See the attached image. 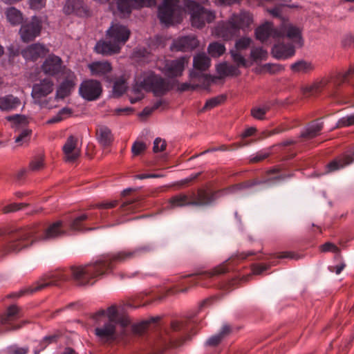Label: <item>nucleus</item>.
I'll use <instances>...</instances> for the list:
<instances>
[{"label": "nucleus", "mask_w": 354, "mask_h": 354, "mask_svg": "<svg viewBox=\"0 0 354 354\" xmlns=\"http://www.w3.org/2000/svg\"><path fill=\"white\" fill-rule=\"evenodd\" d=\"M166 147V142L164 140H162L160 138H157L155 139L153 142V150L155 153L162 151L165 149Z\"/></svg>", "instance_id": "55"}, {"label": "nucleus", "mask_w": 354, "mask_h": 354, "mask_svg": "<svg viewBox=\"0 0 354 354\" xmlns=\"http://www.w3.org/2000/svg\"><path fill=\"white\" fill-rule=\"evenodd\" d=\"M268 266L262 265V264H254L252 266V273L254 274H260L263 271L266 270L268 268Z\"/></svg>", "instance_id": "62"}, {"label": "nucleus", "mask_w": 354, "mask_h": 354, "mask_svg": "<svg viewBox=\"0 0 354 354\" xmlns=\"http://www.w3.org/2000/svg\"><path fill=\"white\" fill-rule=\"evenodd\" d=\"M155 0H115L118 10L123 15H129L133 9L149 7Z\"/></svg>", "instance_id": "17"}, {"label": "nucleus", "mask_w": 354, "mask_h": 354, "mask_svg": "<svg viewBox=\"0 0 354 354\" xmlns=\"http://www.w3.org/2000/svg\"><path fill=\"white\" fill-rule=\"evenodd\" d=\"M31 9L41 10L46 6V0H29Z\"/></svg>", "instance_id": "59"}, {"label": "nucleus", "mask_w": 354, "mask_h": 354, "mask_svg": "<svg viewBox=\"0 0 354 354\" xmlns=\"http://www.w3.org/2000/svg\"><path fill=\"white\" fill-rule=\"evenodd\" d=\"M354 161L352 156L351 155H343L341 156L332 162H330L328 165V169L329 171H335L338 169H342L344 167L350 165Z\"/></svg>", "instance_id": "37"}, {"label": "nucleus", "mask_w": 354, "mask_h": 354, "mask_svg": "<svg viewBox=\"0 0 354 354\" xmlns=\"http://www.w3.org/2000/svg\"><path fill=\"white\" fill-rule=\"evenodd\" d=\"M93 318L98 324H100L99 322L101 318H106V321L120 324L121 328H124L129 324L127 319L119 317L115 306H111L106 310L101 309L98 310L93 315Z\"/></svg>", "instance_id": "14"}, {"label": "nucleus", "mask_w": 354, "mask_h": 354, "mask_svg": "<svg viewBox=\"0 0 354 354\" xmlns=\"http://www.w3.org/2000/svg\"><path fill=\"white\" fill-rule=\"evenodd\" d=\"M6 15L8 21L12 25L20 24L23 21L22 13L14 7L8 8Z\"/></svg>", "instance_id": "41"}, {"label": "nucleus", "mask_w": 354, "mask_h": 354, "mask_svg": "<svg viewBox=\"0 0 354 354\" xmlns=\"http://www.w3.org/2000/svg\"><path fill=\"white\" fill-rule=\"evenodd\" d=\"M43 73L48 76H57L64 75L66 71H68L64 64L62 59L57 55H48L41 65Z\"/></svg>", "instance_id": "11"}, {"label": "nucleus", "mask_w": 354, "mask_h": 354, "mask_svg": "<svg viewBox=\"0 0 354 354\" xmlns=\"http://www.w3.org/2000/svg\"><path fill=\"white\" fill-rule=\"evenodd\" d=\"M231 19L236 28L239 32L240 30L245 31L248 29L253 21L252 16L248 12H241L239 14H234Z\"/></svg>", "instance_id": "27"}, {"label": "nucleus", "mask_w": 354, "mask_h": 354, "mask_svg": "<svg viewBox=\"0 0 354 354\" xmlns=\"http://www.w3.org/2000/svg\"><path fill=\"white\" fill-rule=\"evenodd\" d=\"M155 322V319L152 318L150 320L144 321L133 326V331L139 335L142 334L145 330L149 326L150 324Z\"/></svg>", "instance_id": "48"}, {"label": "nucleus", "mask_w": 354, "mask_h": 354, "mask_svg": "<svg viewBox=\"0 0 354 354\" xmlns=\"http://www.w3.org/2000/svg\"><path fill=\"white\" fill-rule=\"evenodd\" d=\"M321 250L322 252H333L334 253H339V249L334 244L331 243H326L321 246Z\"/></svg>", "instance_id": "60"}, {"label": "nucleus", "mask_w": 354, "mask_h": 354, "mask_svg": "<svg viewBox=\"0 0 354 354\" xmlns=\"http://www.w3.org/2000/svg\"><path fill=\"white\" fill-rule=\"evenodd\" d=\"M198 44V40L194 36H185L175 40L174 48L180 51H188L196 48Z\"/></svg>", "instance_id": "28"}, {"label": "nucleus", "mask_w": 354, "mask_h": 354, "mask_svg": "<svg viewBox=\"0 0 354 354\" xmlns=\"http://www.w3.org/2000/svg\"><path fill=\"white\" fill-rule=\"evenodd\" d=\"M251 115L253 118L257 120H263L265 118L266 113H264L263 109L256 106L252 109Z\"/></svg>", "instance_id": "58"}, {"label": "nucleus", "mask_w": 354, "mask_h": 354, "mask_svg": "<svg viewBox=\"0 0 354 354\" xmlns=\"http://www.w3.org/2000/svg\"><path fill=\"white\" fill-rule=\"evenodd\" d=\"M29 351L28 346L19 347L17 345H12L7 348L8 354H27Z\"/></svg>", "instance_id": "52"}, {"label": "nucleus", "mask_w": 354, "mask_h": 354, "mask_svg": "<svg viewBox=\"0 0 354 354\" xmlns=\"http://www.w3.org/2000/svg\"><path fill=\"white\" fill-rule=\"evenodd\" d=\"M63 10L66 15L75 14L82 16L86 13V8L80 0H68Z\"/></svg>", "instance_id": "31"}, {"label": "nucleus", "mask_w": 354, "mask_h": 354, "mask_svg": "<svg viewBox=\"0 0 354 354\" xmlns=\"http://www.w3.org/2000/svg\"><path fill=\"white\" fill-rule=\"evenodd\" d=\"M102 91L100 82L93 80L83 81L79 88L80 96L88 101H94L98 99Z\"/></svg>", "instance_id": "12"}, {"label": "nucleus", "mask_w": 354, "mask_h": 354, "mask_svg": "<svg viewBox=\"0 0 354 354\" xmlns=\"http://www.w3.org/2000/svg\"><path fill=\"white\" fill-rule=\"evenodd\" d=\"M91 75L95 76H101L106 75L111 71L112 67L109 62H93L88 65Z\"/></svg>", "instance_id": "34"}, {"label": "nucleus", "mask_w": 354, "mask_h": 354, "mask_svg": "<svg viewBox=\"0 0 354 354\" xmlns=\"http://www.w3.org/2000/svg\"><path fill=\"white\" fill-rule=\"evenodd\" d=\"M120 48L118 44H115L113 41H111V39L100 41L95 46V51L103 55H111L118 53L120 52Z\"/></svg>", "instance_id": "29"}, {"label": "nucleus", "mask_w": 354, "mask_h": 354, "mask_svg": "<svg viewBox=\"0 0 354 354\" xmlns=\"http://www.w3.org/2000/svg\"><path fill=\"white\" fill-rule=\"evenodd\" d=\"M227 64L221 63L217 65L216 71L221 77L227 76Z\"/></svg>", "instance_id": "63"}, {"label": "nucleus", "mask_w": 354, "mask_h": 354, "mask_svg": "<svg viewBox=\"0 0 354 354\" xmlns=\"http://www.w3.org/2000/svg\"><path fill=\"white\" fill-rule=\"evenodd\" d=\"M127 88L126 83L124 80H118L114 83L113 92L117 95L123 94Z\"/></svg>", "instance_id": "54"}, {"label": "nucleus", "mask_w": 354, "mask_h": 354, "mask_svg": "<svg viewBox=\"0 0 354 354\" xmlns=\"http://www.w3.org/2000/svg\"><path fill=\"white\" fill-rule=\"evenodd\" d=\"M230 327L224 325L218 334L212 335L207 340V344L210 346H217L230 333Z\"/></svg>", "instance_id": "40"}, {"label": "nucleus", "mask_w": 354, "mask_h": 354, "mask_svg": "<svg viewBox=\"0 0 354 354\" xmlns=\"http://www.w3.org/2000/svg\"><path fill=\"white\" fill-rule=\"evenodd\" d=\"M8 120L10 121L12 128L15 131H21L19 136L15 138L16 143H24L29 140L32 131L26 128L28 121L24 115H16L14 116H9Z\"/></svg>", "instance_id": "10"}, {"label": "nucleus", "mask_w": 354, "mask_h": 354, "mask_svg": "<svg viewBox=\"0 0 354 354\" xmlns=\"http://www.w3.org/2000/svg\"><path fill=\"white\" fill-rule=\"evenodd\" d=\"M124 329L120 324L105 320L102 325L95 328V334L100 342L106 343L115 340Z\"/></svg>", "instance_id": "7"}, {"label": "nucleus", "mask_w": 354, "mask_h": 354, "mask_svg": "<svg viewBox=\"0 0 354 354\" xmlns=\"http://www.w3.org/2000/svg\"><path fill=\"white\" fill-rule=\"evenodd\" d=\"M180 344V342L174 339V335L170 331H165L156 340L153 346L154 353L156 354H160L167 348L178 346Z\"/></svg>", "instance_id": "22"}, {"label": "nucleus", "mask_w": 354, "mask_h": 354, "mask_svg": "<svg viewBox=\"0 0 354 354\" xmlns=\"http://www.w3.org/2000/svg\"><path fill=\"white\" fill-rule=\"evenodd\" d=\"M188 59L187 57H181L174 60H167L161 71L169 77L180 76L188 64Z\"/></svg>", "instance_id": "16"}, {"label": "nucleus", "mask_w": 354, "mask_h": 354, "mask_svg": "<svg viewBox=\"0 0 354 354\" xmlns=\"http://www.w3.org/2000/svg\"><path fill=\"white\" fill-rule=\"evenodd\" d=\"M323 128V122L320 119L311 122V138L319 134Z\"/></svg>", "instance_id": "53"}, {"label": "nucleus", "mask_w": 354, "mask_h": 354, "mask_svg": "<svg viewBox=\"0 0 354 354\" xmlns=\"http://www.w3.org/2000/svg\"><path fill=\"white\" fill-rule=\"evenodd\" d=\"M27 206L26 203H12L8 205L3 208V212L5 213H9L12 212H15L22 209L24 207Z\"/></svg>", "instance_id": "57"}, {"label": "nucleus", "mask_w": 354, "mask_h": 354, "mask_svg": "<svg viewBox=\"0 0 354 354\" xmlns=\"http://www.w3.org/2000/svg\"><path fill=\"white\" fill-rule=\"evenodd\" d=\"M48 50L45 46L40 44H34L21 51L22 56L26 60L35 61L46 55Z\"/></svg>", "instance_id": "25"}, {"label": "nucleus", "mask_w": 354, "mask_h": 354, "mask_svg": "<svg viewBox=\"0 0 354 354\" xmlns=\"http://www.w3.org/2000/svg\"><path fill=\"white\" fill-rule=\"evenodd\" d=\"M41 28V21L36 16L32 17L30 21H24L19 30L21 40L26 43L34 40L40 35Z\"/></svg>", "instance_id": "9"}, {"label": "nucleus", "mask_w": 354, "mask_h": 354, "mask_svg": "<svg viewBox=\"0 0 354 354\" xmlns=\"http://www.w3.org/2000/svg\"><path fill=\"white\" fill-rule=\"evenodd\" d=\"M278 30L280 32V35L278 37V40L281 41L284 39L285 36L292 40V44L295 45H301V30L292 25V24H283Z\"/></svg>", "instance_id": "20"}, {"label": "nucleus", "mask_w": 354, "mask_h": 354, "mask_svg": "<svg viewBox=\"0 0 354 354\" xmlns=\"http://www.w3.org/2000/svg\"><path fill=\"white\" fill-rule=\"evenodd\" d=\"M22 316V310L16 305H11L0 317V322L3 325L10 324L12 322L19 319Z\"/></svg>", "instance_id": "33"}, {"label": "nucleus", "mask_w": 354, "mask_h": 354, "mask_svg": "<svg viewBox=\"0 0 354 354\" xmlns=\"http://www.w3.org/2000/svg\"><path fill=\"white\" fill-rule=\"evenodd\" d=\"M193 66L195 70L199 71L198 72L205 71L210 66V59L204 53H198L194 57Z\"/></svg>", "instance_id": "38"}, {"label": "nucleus", "mask_w": 354, "mask_h": 354, "mask_svg": "<svg viewBox=\"0 0 354 354\" xmlns=\"http://www.w3.org/2000/svg\"><path fill=\"white\" fill-rule=\"evenodd\" d=\"M62 75L64 79L56 91V97L60 99H64L69 95L74 89L77 82L76 75L71 70L66 71L65 73Z\"/></svg>", "instance_id": "18"}, {"label": "nucleus", "mask_w": 354, "mask_h": 354, "mask_svg": "<svg viewBox=\"0 0 354 354\" xmlns=\"http://www.w3.org/2000/svg\"><path fill=\"white\" fill-rule=\"evenodd\" d=\"M207 50L212 57H218L224 53L225 48L221 43L214 42L209 45Z\"/></svg>", "instance_id": "43"}, {"label": "nucleus", "mask_w": 354, "mask_h": 354, "mask_svg": "<svg viewBox=\"0 0 354 354\" xmlns=\"http://www.w3.org/2000/svg\"><path fill=\"white\" fill-rule=\"evenodd\" d=\"M139 89L151 91L156 96H161L169 90V84L161 76L153 72H147L136 80L134 90L136 91Z\"/></svg>", "instance_id": "4"}, {"label": "nucleus", "mask_w": 354, "mask_h": 354, "mask_svg": "<svg viewBox=\"0 0 354 354\" xmlns=\"http://www.w3.org/2000/svg\"><path fill=\"white\" fill-rule=\"evenodd\" d=\"M348 82L346 75L337 73L330 78H320L315 80L311 84V94L321 92L326 89L330 95H335L336 89L343 83Z\"/></svg>", "instance_id": "6"}, {"label": "nucleus", "mask_w": 354, "mask_h": 354, "mask_svg": "<svg viewBox=\"0 0 354 354\" xmlns=\"http://www.w3.org/2000/svg\"><path fill=\"white\" fill-rule=\"evenodd\" d=\"M308 68V64L304 61H299L290 66V68L294 72L305 71Z\"/></svg>", "instance_id": "56"}, {"label": "nucleus", "mask_w": 354, "mask_h": 354, "mask_svg": "<svg viewBox=\"0 0 354 354\" xmlns=\"http://www.w3.org/2000/svg\"><path fill=\"white\" fill-rule=\"evenodd\" d=\"M267 56V51L261 47L252 48L251 49L250 58L254 62L265 60Z\"/></svg>", "instance_id": "44"}, {"label": "nucleus", "mask_w": 354, "mask_h": 354, "mask_svg": "<svg viewBox=\"0 0 354 354\" xmlns=\"http://www.w3.org/2000/svg\"><path fill=\"white\" fill-rule=\"evenodd\" d=\"M20 104V100L12 95H8L0 97V109L2 111H13L19 107Z\"/></svg>", "instance_id": "35"}, {"label": "nucleus", "mask_w": 354, "mask_h": 354, "mask_svg": "<svg viewBox=\"0 0 354 354\" xmlns=\"http://www.w3.org/2000/svg\"><path fill=\"white\" fill-rule=\"evenodd\" d=\"M89 216L86 214L80 215L74 218L70 224V230L74 232H84L93 230L94 228H86L83 225V222L88 219Z\"/></svg>", "instance_id": "39"}, {"label": "nucleus", "mask_w": 354, "mask_h": 354, "mask_svg": "<svg viewBox=\"0 0 354 354\" xmlns=\"http://www.w3.org/2000/svg\"><path fill=\"white\" fill-rule=\"evenodd\" d=\"M354 44V34L346 35L342 40V44L345 47H348Z\"/></svg>", "instance_id": "64"}, {"label": "nucleus", "mask_w": 354, "mask_h": 354, "mask_svg": "<svg viewBox=\"0 0 354 354\" xmlns=\"http://www.w3.org/2000/svg\"><path fill=\"white\" fill-rule=\"evenodd\" d=\"M169 204L170 208L192 206L191 194H180L175 195L169 200Z\"/></svg>", "instance_id": "36"}, {"label": "nucleus", "mask_w": 354, "mask_h": 354, "mask_svg": "<svg viewBox=\"0 0 354 354\" xmlns=\"http://www.w3.org/2000/svg\"><path fill=\"white\" fill-rule=\"evenodd\" d=\"M225 100V97L223 96H218L213 98H211L205 102L203 110H209L212 109L218 104H220L222 102H223Z\"/></svg>", "instance_id": "45"}, {"label": "nucleus", "mask_w": 354, "mask_h": 354, "mask_svg": "<svg viewBox=\"0 0 354 354\" xmlns=\"http://www.w3.org/2000/svg\"><path fill=\"white\" fill-rule=\"evenodd\" d=\"M271 154V151L270 149H264L257 152L256 154L252 155L250 157V161L252 162H261L266 158H267Z\"/></svg>", "instance_id": "46"}, {"label": "nucleus", "mask_w": 354, "mask_h": 354, "mask_svg": "<svg viewBox=\"0 0 354 354\" xmlns=\"http://www.w3.org/2000/svg\"><path fill=\"white\" fill-rule=\"evenodd\" d=\"M230 53L233 61L236 64L237 66H245L246 65V60L239 50L236 49L232 50Z\"/></svg>", "instance_id": "47"}, {"label": "nucleus", "mask_w": 354, "mask_h": 354, "mask_svg": "<svg viewBox=\"0 0 354 354\" xmlns=\"http://www.w3.org/2000/svg\"><path fill=\"white\" fill-rule=\"evenodd\" d=\"M66 161L73 162L80 156V149L78 147V140L73 136H70L62 147Z\"/></svg>", "instance_id": "23"}, {"label": "nucleus", "mask_w": 354, "mask_h": 354, "mask_svg": "<svg viewBox=\"0 0 354 354\" xmlns=\"http://www.w3.org/2000/svg\"><path fill=\"white\" fill-rule=\"evenodd\" d=\"M68 277L63 273L56 272L48 276L47 279L38 281L32 287L28 289L21 290L18 292L10 295V297H19L26 292L33 293L48 286H58L60 281H66Z\"/></svg>", "instance_id": "8"}, {"label": "nucleus", "mask_w": 354, "mask_h": 354, "mask_svg": "<svg viewBox=\"0 0 354 354\" xmlns=\"http://www.w3.org/2000/svg\"><path fill=\"white\" fill-rule=\"evenodd\" d=\"M39 226L28 227L13 234L0 250V257L18 252L36 241H49L66 234L62 221H56L40 232Z\"/></svg>", "instance_id": "3"}, {"label": "nucleus", "mask_w": 354, "mask_h": 354, "mask_svg": "<svg viewBox=\"0 0 354 354\" xmlns=\"http://www.w3.org/2000/svg\"><path fill=\"white\" fill-rule=\"evenodd\" d=\"M255 35L257 39L263 42L269 37L278 39L280 32L278 28H274L272 24L266 23L256 29Z\"/></svg>", "instance_id": "26"}, {"label": "nucleus", "mask_w": 354, "mask_h": 354, "mask_svg": "<svg viewBox=\"0 0 354 354\" xmlns=\"http://www.w3.org/2000/svg\"><path fill=\"white\" fill-rule=\"evenodd\" d=\"M215 34L224 40H229L239 35V32L230 17L228 21L218 24L215 28Z\"/></svg>", "instance_id": "21"}, {"label": "nucleus", "mask_w": 354, "mask_h": 354, "mask_svg": "<svg viewBox=\"0 0 354 354\" xmlns=\"http://www.w3.org/2000/svg\"><path fill=\"white\" fill-rule=\"evenodd\" d=\"M151 250L149 245H142L134 249H124L103 256L94 263L72 266L71 279L77 286L92 285L100 276L111 270L117 263H123L140 257Z\"/></svg>", "instance_id": "1"}, {"label": "nucleus", "mask_w": 354, "mask_h": 354, "mask_svg": "<svg viewBox=\"0 0 354 354\" xmlns=\"http://www.w3.org/2000/svg\"><path fill=\"white\" fill-rule=\"evenodd\" d=\"M96 137L99 143L104 147H109L113 140L111 129L105 125H98L97 127Z\"/></svg>", "instance_id": "32"}, {"label": "nucleus", "mask_w": 354, "mask_h": 354, "mask_svg": "<svg viewBox=\"0 0 354 354\" xmlns=\"http://www.w3.org/2000/svg\"><path fill=\"white\" fill-rule=\"evenodd\" d=\"M219 192L198 189L196 193L191 194L192 206L204 207L212 205L218 198Z\"/></svg>", "instance_id": "15"}, {"label": "nucleus", "mask_w": 354, "mask_h": 354, "mask_svg": "<svg viewBox=\"0 0 354 354\" xmlns=\"http://www.w3.org/2000/svg\"><path fill=\"white\" fill-rule=\"evenodd\" d=\"M44 155L35 156L29 164V169L32 171H37L44 168Z\"/></svg>", "instance_id": "42"}, {"label": "nucleus", "mask_w": 354, "mask_h": 354, "mask_svg": "<svg viewBox=\"0 0 354 354\" xmlns=\"http://www.w3.org/2000/svg\"><path fill=\"white\" fill-rule=\"evenodd\" d=\"M252 40L249 37H242L238 39L235 44V49L237 50H242L246 49L250 46Z\"/></svg>", "instance_id": "51"}, {"label": "nucleus", "mask_w": 354, "mask_h": 354, "mask_svg": "<svg viewBox=\"0 0 354 354\" xmlns=\"http://www.w3.org/2000/svg\"><path fill=\"white\" fill-rule=\"evenodd\" d=\"M131 34L130 30L125 26L119 23H113L106 30V39H111L120 48L129 39Z\"/></svg>", "instance_id": "13"}, {"label": "nucleus", "mask_w": 354, "mask_h": 354, "mask_svg": "<svg viewBox=\"0 0 354 354\" xmlns=\"http://www.w3.org/2000/svg\"><path fill=\"white\" fill-rule=\"evenodd\" d=\"M354 125V113L340 118L337 124V127H346Z\"/></svg>", "instance_id": "49"}, {"label": "nucleus", "mask_w": 354, "mask_h": 354, "mask_svg": "<svg viewBox=\"0 0 354 354\" xmlns=\"http://www.w3.org/2000/svg\"><path fill=\"white\" fill-rule=\"evenodd\" d=\"M190 80L195 83L196 88L198 87L207 88L214 82V77L209 75L197 72L194 70L189 74Z\"/></svg>", "instance_id": "30"}, {"label": "nucleus", "mask_w": 354, "mask_h": 354, "mask_svg": "<svg viewBox=\"0 0 354 354\" xmlns=\"http://www.w3.org/2000/svg\"><path fill=\"white\" fill-rule=\"evenodd\" d=\"M53 82L48 78H45L39 83L35 84L31 93L34 102L39 104L41 108L50 109L55 107V105L53 103L54 100L53 98L50 97L42 100L44 97L53 92Z\"/></svg>", "instance_id": "5"}, {"label": "nucleus", "mask_w": 354, "mask_h": 354, "mask_svg": "<svg viewBox=\"0 0 354 354\" xmlns=\"http://www.w3.org/2000/svg\"><path fill=\"white\" fill-rule=\"evenodd\" d=\"M171 330L173 332L185 331L187 330V328L185 324L183 322H173L171 324Z\"/></svg>", "instance_id": "61"}, {"label": "nucleus", "mask_w": 354, "mask_h": 354, "mask_svg": "<svg viewBox=\"0 0 354 354\" xmlns=\"http://www.w3.org/2000/svg\"><path fill=\"white\" fill-rule=\"evenodd\" d=\"M278 43L272 48V55L277 59H286L295 55V46L292 44H284L277 39Z\"/></svg>", "instance_id": "24"}, {"label": "nucleus", "mask_w": 354, "mask_h": 354, "mask_svg": "<svg viewBox=\"0 0 354 354\" xmlns=\"http://www.w3.org/2000/svg\"><path fill=\"white\" fill-rule=\"evenodd\" d=\"M227 271L228 268L226 267V265L221 264L211 270L192 274L187 277H194V279L192 282L193 285L205 286L206 282L205 280L224 274Z\"/></svg>", "instance_id": "19"}, {"label": "nucleus", "mask_w": 354, "mask_h": 354, "mask_svg": "<svg viewBox=\"0 0 354 354\" xmlns=\"http://www.w3.org/2000/svg\"><path fill=\"white\" fill-rule=\"evenodd\" d=\"M147 149V145L145 142L136 141L133 143L131 147V151L133 156H138L144 152Z\"/></svg>", "instance_id": "50"}, {"label": "nucleus", "mask_w": 354, "mask_h": 354, "mask_svg": "<svg viewBox=\"0 0 354 354\" xmlns=\"http://www.w3.org/2000/svg\"><path fill=\"white\" fill-rule=\"evenodd\" d=\"M182 6L180 0H163L158 12L161 24L169 26L180 23L184 10L190 14L192 25L198 28L215 19L214 12L205 9L195 1L183 0Z\"/></svg>", "instance_id": "2"}]
</instances>
